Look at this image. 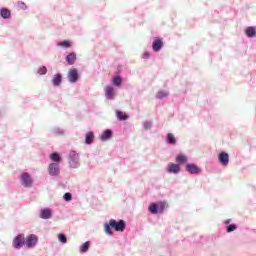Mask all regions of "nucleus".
<instances>
[{
    "label": "nucleus",
    "mask_w": 256,
    "mask_h": 256,
    "mask_svg": "<svg viewBox=\"0 0 256 256\" xmlns=\"http://www.w3.org/2000/svg\"><path fill=\"white\" fill-rule=\"evenodd\" d=\"M20 183L22 187H26L27 189H31L33 187V177L28 172H23L20 175Z\"/></svg>",
    "instance_id": "nucleus-1"
},
{
    "label": "nucleus",
    "mask_w": 256,
    "mask_h": 256,
    "mask_svg": "<svg viewBox=\"0 0 256 256\" xmlns=\"http://www.w3.org/2000/svg\"><path fill=\"white\" fill-rule=\"evenodd\" d=\"M110 225L114 231H119L120 233H123L125 231V227H127V223L125 220H115V219H110Z\"/></svg>",
    "instance_id": "nucleus-2"
},
{
    "label": "nucleus",
    "mask_w": 256,
    "mask_h": 256,
    "mask_svg": "<svg viewBox=\"0 0 256 256\" xmlns=\"http://www.w3.org/2000/svg\"><path fill=\"white\" fill-rule=\"evenodd\" d=\"M165 209V202L157 203H151L148 207V210L152 215H157V213H163Z\"/></svg>",
    "instance_id": "nucleus-3"
},
{
    "label": "nucleus",
    "mask_w": 256,
    "mask_h": 256,
    "mask_svg": "<svg viewBox=\"0 0 256 256\" xmlns=\"http://www.w3.org/2000/svg\"><path fill=\"white\" fill-rule=\"evenodd\" d=\"M69 166L72 169H77V167H79V154L75 152V150L70 151Z\"/></svg>",
    "instance_id": "nucleus-4"
},
{
    "label": "nucleus",
    "mask_w": 256,
    "mask_h": 256,
    "mask_svg": "<svg viewBox=\"0 0 256 256\" xmlns=\"http://www.w3.org/2000/svg\"><path fill=\"white\" fill-rule=\"evenodd\" d=\"M48 173L51 177H59V173H61V168L58 163H51L48 166Z\"/></svg>",
    "instance_id": "nucleus-5"
},
{
    "label": "nucleus",
    "mask_w": 256,
    "mask_h": 256,
    "mask_svg": "<svg viewBox=\"0 0 256 256\" xmlns=\"http://www.w3.org/2000/svg\"><path fill=\"white\" fill-rule=\"evenodd\" d=\"M166 171L173 175H179V173H181V167L179 166V164L170 162L166 167Z\"/></svg>",
    "instance_id": "nucleus-6"
},
{
    "label": "nucleus",
    "mask_w": 256,
    "mask_h": 256,
    "mask_svg": "<svg viewBox=\"0 0 256 256\" xmlns=\"http://www.w3.org/2000/svg\"><path fill=\"white\" fill-rule=\"evenodd\" d=\"M68 81L70 83H77L79 81V71L76 68L68 71Z\"/></svg>",
    "instance_id": "nucleus-7"
},
{
    "label": "nucleus",
    "mask_w": 256,
    "mask_h": 256,
    "mask_svg": "<svg viewBox=\"0 0 256 256\" xmlns=\"http://www.w3.org/2000/svg\"><path fill=\"white\" fill-rule=\"evenodd\" d=\"M218 161L222 167H227L229 165V154L225 151L218 154Z\"/></svg>",
    "instance_id": "nucleus-8"
},
{
    "label": "nucleus",
    "mask_w": 256,
    "mask_h": 256,
    "mask_svg": "<svg viewBox=\"0 0 256 256\" xmlns=\"http://www.w3.org/2000/svg\"><path fill=\"white\" fill-rule=\"evenodd\" d=\"M186 171L188 173H190V175H200L201 168H199V166H197V164L192 163V164L186 165Z\"/></svg>",
    "instance_id": "nucleus-9"
},
{
    "label": "nucleus",
    "mask_w": 256,
    "mask_h": 256,
    "mask_svg": "<svg viewBox=\"0 0 256 256\" xmlns=\"http://www.w3.org/2000/svg\"><path fill=\"white\" fill-rule=\"evenodd\" d=\"M23 245H25V237L19 234L13 240V247L14 249H21Z\"/></svg>",
    "instance_id": "nucleus-10"
},
{
    "label": "nucleus",
    "mask_w": 256,
    "mask_h": 256,
    "mask_svg": "<svg viewBox=\"0 0 256 256\" xmlns=\"http://www.w3.org/2000/svg\"><path fill=\"white\" fill-rule=\"evenodd\" d=\"M104 93L107 99L113 101L115 99V88L113 86H105Z\"/></svg>",
    "instance_id": "nucleus-11"
},
{
    "label": "nucleus",
    "mask_w": 256,
    "mask_h": 256,
    "mask_svg": "<svg viewBox=\"0 0 256 256\" xmlns=\"http://www.w3.org/2000/svg\"><path fill=\"white\" fill-rule=\"evenodd\" d=\"M39 217L40 219H51L53 217V211L51 208H43L40 210Z\"/></svg>",
    "instance_id": "nucleus-12"
},
{
    "label": "nucleus",
    "mask_w": 256,
    "mask_h": 256,
    "mask_svg": "<svg viewBox=\"0 0 256 256\" xmlns=\"http://www.w3.org/2000/svg\"><path fill=\"white\" fill-rule=\"evenodd\" d=\"M37 235L35 234H31L28 236L27 240H26V247H28L29 249H31V247H35L37 245Z\"/></svg>",
    "instance_id": "nucleus-13"
},
{
    "label": "nucleus",
    "mask_w": 256,
    "mask_h": 256,
    "mask_svg": "<svg viewBox=\"0 0 256 256\" xmlns=\"http://www.w3.org/2000/svg\"><path fill=\"white\" fill-rule=\"evenodd\" d=\"M152 49L155 51V53H159V50L163 49V40L155 39L152 43Z\"/></svg>",
    "instance_id": "nucleus-14"
},
{
    "label": "nucleus",
    "mask_w": 256,
    "mask_h": 256,
    "mask_svg": "<svg viewBox=\"0 0 256 256\" xmlns=\"http://www.w3.org/2000/svg\"><path fill=\"white\" fill-rule=\"evenodd\" d=\"M187 161H189V158L185 154H178L175 159L176 165H185Z\"/></svg>",
    "instance_id": "nucleus-15"
},
{
    "label": "nucleus",
    "mask_w": 256,
    "mask_h": 256,
    "mask_svg": "<svg viewBox=\"0 0 256 256\" xmlns=\"http://www.w3.org/2000/svg\"><path fill=\"white\" fill-rule=\"evenodd\" d=\"M113 137V131L111 129H106L101 135L100 139L101 141H109Z\"/></svg>",
    "instance_id": "nucleus-16"
},
{
    "label": "nucleus",
    "mask_w": 256,
    "mask_h": 256,
    "mask_svg": "<svg viewBox=\"0 0 256 256\" xmlns=\"http://www.w3.org/2000/svg\"><path fill=\"white\" fill-rule=\"evenodd\" d=\"M52 83L54 85V87H59V85H61V83H63V76L58 73L54 75V78L52 79Z\"/></svg>",
    "instance_id": "nucleus-17"
},
{
    "label": "nucleus",
    "mask_w": 256,
    "mask_h": 256,
    "mask_svg": "<svg viewBox=\"0 0 256 256\" xmlns=\"http://www.w3.org/2000/svg\"><path fill=\"white\" fill-rule=\"evenodd\" d=\"M77 60V54L72 52L66 56V61L68 65H75V61Z\"/></svg>",
    "instance_id": "nucleus-18"
},
{
    "label": "nucleus",
    "mask_w": 256,
    "mask_h": 256,
    "mask_svg": "<svg viewBox=\"0 0 256 256\" xmlns=\"http://www.w3.org/2000/svg\"><path fill=\"white\" fill-rule=\"evenodd\" d=\"M166 142L168 145H177V138H175V135L173 133H168L166 136Z\"/></svg>",
    "instance_id": "nucleus-19"
},
{
    "label": "nucleus",
    "mask_w": 256,
    "mask_h": 256,
    "mask_svg": "<svg viewBox=\"0 0 256 256\" xmlns=\"http://www.w3.org/2000/svg\"><path fill=\"white\" fill-rule=\"evenodd\" d=\"M93 141H95V134H93V132H88L85 136L86 145H92Z\"/></svg>",
    "instance_id": "nucleus-20"
},
{
    "label": "nucleus",
    "mask_w": 256,
    "mask_h": 256,
    "mask_svg": "<svg viewBox=\"0 0 256 256\" xmlns=\"http://www.w3.org/2000/svg\"><path fill=\"white\" fill-rule=\"evenodd\" d=\"M0 16L2 17V19H11V10L7 8H2L0 10Z\"/></svg>",
    "instance_id": "nucleus-21"
},
{
    "label": "nucleus",
    "mask_w": 256,
    "mask_h": 256,
    "mask_svg": "<svg viewBox=\"0 0 256 256\" xmlns=\"http://www.w3.org/2000/svg\"><path fill=\"white\" fill-rule=\"evenodd\" d=\"M116 117L119 121H127V119H129V115L120 110H116Z\"/></svg>",
    "instance_id": "nucleus-22"
},
{
    "label": "nucleus",
    "mask_w": 256,
    "mask_h": 256,
    "mask_svg": "<svg viewBox=\"0 0 256 256\" xmlns=\"http://www.w3.org/2000/svg\"><path fill=\"white\" fill-rule=\"evenodd\" d=\"M50 159L53 161V163H57L58 165L61 163V155H59L57 152L50 154Z\"/></svg>",
    "instance_id": "nucleus-23"
},
{
    "label": "nucleus",
    "mask_w": 256,
    "mask_h": 256,
    "mask_svg": "<svg viewBox=\"0 0 256 256\" xmlns=\"http://www.w3.org/2000/svg\"><path fill=\"white\" fill-rule=\"evenodd\" d=\"M169 97V91L159 90L156 94V99H166Z\"/></svg>",
    "instance_id": "nucleus-24"
},
{
    "label": "nucleus",
    "mask_w": 256,
    "mask_h": 256,
    "mask_svg": "<svg viewBox=\"0 0 256 256\" xmlns=\"http://www.w3.org/2000/svg\"><path fill=\"white\" fill-rule=\"evenodd\" d=\"M91 247V242L87 241L80 246V253H87Z\"/></svg>",
    "instance_id": "nucleus-25"
},
{
    "label": "nucleus",
    "mask_w": 256,
    "mask_h": 256,
    "mask_svg": "<svg viewBox=\"0 0 256 256\" xmlns=\"http://www.w3.org/2000/svg\"><path fill=\"white\" fill-rule=\"evenodd\" d=\"M121 83H123V78H121V76H116L112 80L114 87H121Z\"/></svg>",
    "instance_id": "nucleus-26"
},
{
    "label": "nucleus",
    "mask_w": 256,
    "mask_h": 256,
    "mask_svg": "<svg viewBox=\"0 0 256 256\" xmlns=\"http://www.w3.org/2000/svg\"><path fill=\"white\" fill-rule=\"evenodd\" d=\"M111 220H109V223L104 224V231L106 235H113V230L111 229Z\"/></svg>",
    "instance_id": "nucleus-27"
},
{
    "label": "nucleus",
    "mask_w": 256,
    "mask_h": 256,
    "mask_svg": "<svg viewBox=\"0 0 256 256\" xmlns=\"http://www.w3.org/2000/svg\"><path fill=\"white\" fill-rule=\"evenodd\" d=\"M245 33H246L247 37H255V35H256L255 27L246 28Z\"/></svg>",
    "instance_id": "nucleus-28"
},
{
    "label": "nucleus",
    "mask_w": 256,
    "mask_h": 256,
    "mask_svg": "<svg viewBox=\"0 0 256 256\" xmlns=\"http://www.w3.org/2000/svg\"><path fill=\"white\" fill-rule=\"evenodd\" d=\"M57 47H64V49H69V47H71V42H69L68 40L58 42Z\"/></svg>",
    "instance_id": "nucleus-29"
},
{
    "label": "nucleus",
    "mask_w": 256,
    "mask_h": 256,
    "mask_svg": "<svg viewBox=\"0 0 256 256\" xmlns=\"http://www.w3.org/2000/svg\"><path fill=\"white\" fill-rule=\"evenodd\" d=\"M237 230V225L235 224H230L226 227L227 233H233V231Z\"/></svg>",
    "instance_id": "nucleus-30"
},
{
    "label": "nucleus",
    "mask_w": 256,
    "mask_h": 256,
    "mask_svg": "<svg viewBox=\"0 0 256 256\" xmlns=\"http://www.w3.org/2000/svg\"><path fill=\"white\" fill-rule=\"evenodd\" d=\"M58 241H60V243H67V236L63 233L58 234Z\"/></svg>",
    "instance_id": "nucleus-31"
},
{
    "label": "nucleus",
    "mask_w": 256,
    "mask_h": 256,
    "mask_svg": "<svg viewBox=\"0 0 256 256\" xmlns=\"http://www.w3.org/2000/svg\"><path fill=\"white\" fill-rule=\"evenodd\" d=\"M63 199H64V201H67V202L72 201L73 195H72L71 193H69V192H66V193L63 195Z\"/></svg>",
    "instance_id": "nucleus-32"
},
{
    "label": "nucleus",
    "mask_w": 256,
    "mask_h": 256,
    "mask_svg": "<svg viewBox=\"0 0 256 256\" xmlns=\"http://www.w3.org/2000/svg\"><path fill=\"white\" fill-rule=\"evenodd\" d=\"M53 133H54V135H65V131L61 130V128H57V127L53 129Z\"/></svg>",
    "instance_id": "nucleus-33"
},
{
    "label": "nucleus",
    "mask_w": 256,
    "mask_h": 256,
    "mask_svg": "<svg viewBox=\"0 0 256 256\" xmlns=\"http://www.w3.org/2000/svg\"><path fill=\"white\" fill-rule=\"evenodd\" d=\"M38 74L39 75H46L47 74V67L42 66L38 69Z\"/></svg>",
    "instance_id": "nucleus-34"
},
{
    "label": "nucleus",
    "mask_w": 256,
    "mask_h": 256,
    "mask_svg": "<svg viewBox=\"0 0 256 256\" xmlns=\"http://www.w3.org/2000/svg\"><path fill=\"white\" fill-rule=\"evenodd\" d=\"M151 127H153V123L152 122H150V121H145V122H143V128L144 129H151Z\"/></svg>",
    "instance_id": "nucleus-35"
},
{
    "label": "nucleus",
    "mask_w": 256,
    "mask_h": 256,
    "mask_svg": "<svg viewBox=\"0 0 256 256\" xmlns=\"http://www.w3.org/2000/svg\"><path fill=\"white\" fill-rule=\"evenodd\" d=\"M18 7L19 9L25 11V9H27V4H25L24 2H18Z\"/></svg>",
    "instance_id": "nucleus-36"
},
{
    "label": "nucleus",
    "mask_w": 256,
    "mask_h": 256,
    "mask_svg": "<svg viewBox=\"0 0 256 256\" xmlns=\"http://www.w3.org/2000/svg\"><path fill=\"white\" fill-rule=\"evenodd\" d=\"M151 57V54L149 52H144L142 55V59H149Z\"/></svg>",
    "instance_id": "nucleus-37"
},
{
    "label": "nucleus",
    "mask_w": 256,
    "mask_h": 256,
    "mask_svg": "<svg viewBox=\"0 0 256 256\" xmlns=\"http://www.w3.org/2000/svg\"><path fill=\"white\" fill-rule=\"evenodd\" d=\"M229 223H231V219H228V220L225 221L226 225H229Z\"/></svg>",
    "instance_id": "nucleus-38"
}]
</instances>
